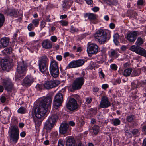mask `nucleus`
<instances>
[{"mask_svg": "<svg viewBox=\"0 0 146 146\" xmlns=\"http://www.w3.org/2000/svg\"><path fill=\"white\" fill-rule=\"evenodd\" d=\"M52 98L50 96L43 98L41 101L39 106L35 110V114L36 117L41 118L44 116L48 108L50 107Z\"/></svg>", "mask_w": 146, "mask_h": 146, "instance_id": "f257e3e1", "label": "nucleus"}, {"mask_svg": "<svg viewBox=\"0 0 146 146\" xmlns=\"http://www.w3.org/2000/svg\"><path fill=\"white\" fill-rule=\"evenodd\" d=\"M94 37L95 41L98 42L100 44H104L106 41V32L104 30H99L95 33Z\"/></svg>", "mask_w": 146, "mask_h": 146, "instance_id": "f03ea898", "label": "nucleus"}, {"mask_svg": "<svg viewBox=\"0 0 146 146\" xmlns=\"http://www.w3.org/2000/svg\"><path fill=\"white\" fill-rule=\"evenodd\" d=\"M50 71L51 76L54 78L57 77L59 74V67L58 62L55 60L51 61L50 66Z\"/></svg>", "mask_w": 146, "mask_h": 146, "instance_id": "7ed1b4c3", "label": "nucleus"}, {"mask_svg": "<svg viewBox=\"0 0 146 146\" xmlns=\"http://www.w3.org/2000/svg\"><path fill=\"white\" fill-rule=\"evenodd\" d=\"M10 129V140L13 143H16L19 139V132L18 128L17 126H13L11 127Z\"/></svg>", "mask_w": 146, "mask_h": 146, "instance_id": "20e7f679", "label": "nucleus"}, {"mask_svg": "<svg viewBox=\"0 0 146 146\" xmlns=\"http://www.w3.org/2000/svg\"><path fill=\"white\" fill-rule=\"evenodd\" d=\"M58 117L56 114L52 115L45 123L44 128L47 130H50L54 126V124L58 119Z\"/></svg>", "mask_w": 146, "mask_h": 146, "instance_id": "39448f33", "label": "nucleus"}, {"mask_svg": "<svg viewBox=\"0 0 146 146\" xmlns=\"http://www.w3.org/2000/svg\"><path fill=\"white\" fill-rule=\"evenodd\" d=\"M63 95L60 93H57L55 96L53 103V108L56 110L58 109L63 102Z\"/></svg>", "mask_w": 146, "mask_h": 146, "instance_id": "423d86ee", "label": "nucleus"}, {"mask_svg": "<svg viewBox=\"0 0 146 146\" xmlns=\"http://www.w3.org/2000/svg\"><path fill=\"white\" fill-rule=\"evenodd\" d=\"M129 50L139 55L146 57V50L139 46L132 45L130 47Z\"/></svg>", "mask_w": 146, "mask_h": 146, "instance_id": "0eeeda50", "label": "nucleus"}, {"mask_svg": "<svg viewBox=\"0 0 146 146\" xmlns=\"http://www.w3.org/2000/svg\"><path fill=\"white\" fill-rule=\"evenodd\" d=\"M27 68L26 63L24 61L18 62L17 68V72L20 74L24 76L26 73Z\"/></svg>", "mask_w": 146, "mask_h": 146, "instance_id": "6e6552de", "label": "nucleus"}, {"mask_svg": "<svg viewBox=\"0 0 146 146\" xmlns=\"http://www.w3.org/2000/svg\"><path fill=\"white\" fill-rule=\"evenodd\" d=\"M1 82L4 86L5 90L8 91H11L13 89V84L9 78H2Z\"/></svg>", "mask_w": 146, "mask_h": 146, "instance_id": "1a4fd4ad", "label": "nucleus"}, {"mask_svg": "<svg viewBox=\"0 0 146 146\" xmlns=\"http://www.w3.org/2000/svg\"><path fill=\"white\" fill-rule=\"evenodd\" d=\"M140 34V32L136 31H131L127 33V39L130 42H134L136 40L137 36Z\"/></svg>", "mask_w": 146, "mask_h": 146, "instance_id": "9d476101", "label": "nucleus"}, {"mask_svg": "<svg viewBox=\"0 0 146 146\" xmlns=\"http://www.w3.org/2000/svg\"><path fill=\"white\" fill-rule=\"evenodd\" d=\"M60 84V82L58 80H51L45 82L44 86L45 88L50 89L56 87Z\"/></svg>", "mask_w": 146, "mask_h": 146, "instance_id": "9b49d317", "label": "nucleus"}, {"mask_svg": "<svg viewBox=\"0 0 146 146\" xmlns=\"http://www.w3.org/2000/svg\"><path fill=\"white\" fill-rule=\"evenodd\" d=\"M98 46L95 44L88 43L87 48V51L88 54H96L98 51Z\"/></svg>", "mask_w": 146, "mask_h": 146, "instance_id": "f8f14e48", "label": "nucleus"}, {"mask_svg": "<svg viewBox=\"0 0 146 146\" xmlns=\"http://www.w3.org/2000/svg\"><path fill=\"white\" fill-rule=\"evenodd\" d=\"M83 77L76 78L74 82V90L80 89L84 84V82Z\"/></svg>", "mask_w": 146, "mask_h": 146, "instance_id": "ddd939ff", "label": "nucleus"}, {"mask_svg": "<svg viewBox=\"0 0 146 146\" xmlns=\"http://www.w3.org/2000/svg\"><path fill=\"white\" fill-rule=\"evenodd\" d=\"M111 103L109 101L108 98L103 96L101 98L100 104V106L101 108H105L111 106Z\"/></svg>", "mask_w": 146, "mask_h": 146, "instance_id": "4468645a", "label": "nucleus"}, {"mask_svg": "<svg viewBox=\"0 0 146 146\" xmlns=\"http://www.w3.org/2000/svg\"><path fill=\"white\" fill-rule=\"evenodd\" d=\"M69 125L68 123L65 122H62L60 125L59 127V132L62 134L67 133L68 130L70 129L69 127Z\"/></svg>", "mask_w": 146, "mask_h": 146, "instance_id": "2eb2a0df", "label": "nucleus"}, {"mask_svg": "<svg viewBox=\"0 0 146 146\" xmlns=\"http://www.w3.org/2000/svg\"><path fill=\"white\" fill-rule=\"evenodd\" d=\"M1 66L3 69L7 71H9L11 66L10 62L7 59H5L1 61Z\"/></svg>", "mask_w": 146, "mask_h": 146, "instance_id": "dca6fc26", "label": "nucleus"}, {"mask_svg": "<svg viewBox=\"0 0 146 146\" xmlns=\"http://www.w3.org/2000/svg\"><path fill=\"white\" fill-rule=\"evenodd\" d=\"M17 11L15 9H7L5 11V13L7 15L13 16L16 17L18 16V14Z\"/></svg>", "mask_w": 146, "mask_h": 146, "instance_id": "f3484780", "label": "nucleus"}, {"mask_svg": "<svg viewBox=\"0 0 146 146\" xmlns=\"http://www.w3.org/2000/svg\"><path fill=\"white\" fill-rule=\"evenodd\" d=\"M42 45L43 48L46 49H51L52 47V42L48 39L43 41Z\"/></svg>", "mask_w": 146, "mask_h": 146, "instance_id": "a211bd4d", "label": "nucleus"}, {"mask_svg": "<svg viewBox=\"0 0 146 146\" xmlns=\"http://www.w3.org/2000/svg\"><path fill=\"white\" fill-rule=\"evenodd\" d=\"M33 81V78L30 75L27 76L23 80V83L26 85L30 86Z\"/></svg>", "mask_w": 146, "mask_h": 146, "instance_id": "6ab92c4d", "label": "nucleus"}, {"mask_svg": "<svg viewBox=\"0 0 146 146\" xmlns=\"http://www.w3.org/2000/svg\"><path fill=\"white\" fill-rule=\"evenodd\" d=\"M9 39L8 37H4L1 39V46L3 48L7 46L9 43Z\"/></svg>", "mask_w": 146, "mask_h": 146, "instance_id": "aec40b11", "label": "nucleus"}, {"mask_svg": "<svg viewBox=\"0 0 146 146\" xmlns=\"http://www.w3.org/2000/svg\"><path fill=\"white\" fill-rule=\"evenodd\" d=\"M38 66L40 71L41 72L44 73L48 70V64L39 63Z\"/></svg>", "mask_w": 146, "mask_h": 146, "instance_id": "412c9836", "label": "nucleus"}, {"mask_svg": "<svg viewBox=\"0 0 146 146\" xmlns=\"http://www.w3.org/2000/svg\"><path fill=\"white\" fill-rule=\"evenodd\" d=\"M84 63V62L83 60L79 59L74 61V68L81 66L83 65Z\"/></svg>", "mask_w": 146, "mask_h": 146, "instance_id": "4be33fe9", "label": "nucleus"}, {"mask_svg": "<svg viewBox=\"0 0 146 146\" xmlns=\"http://www.w3.org/2000/svg\"><path fill=\"white\" fill-rule=\"evenodd\" d=\"M68 109L71 111L73 110V98L70 99L68 103L66 105Z\"/></svg>", "mask_w": 146, "mask_h": 146, "instance_id": "5701e85b", "label": "nucleus"}, {"mask_svg": "<svg viewBox=\"0 0 146 146\" xmlns=\"http://www.w3.org/2000/svg\"><path fill=\"white\" fill-rule=\"evenodd\" d=\"M109 55L111 57H115L117 58L119 56V54L117 50L113 49H111V51L109 52Z\"/></svg>", "mask_w": 146, "mask_h": 146, "instance_id": "b1692460", "label": "nucleus"}, {"mask_svg": "<svg viewBox=\"0 0 146 146\" xmlns=\"http://www.w3.org/2000/svg\"><path fill=\"white\" fill-rule=\"evenodd\" d=\"M49 60L46 56H42L39 60V63L48 64Z\"/></svg>", "mask_w": 146, "mask_h": 146, "instance_id": "393cba45", "label": "nucleus"}, {"mask_svg": "<svg viewBox=\"0 0 146 146\" xmlns=\"http://www.w3.org/2000/svg\"><path fill=\"white\" fill-rule=\"evenodd\" d=\"M66 146H73V137L70 136L68 137L66 142Z\"/></svg>", "mask_w": 146, "mask_h": 146, "instance_id": "a878e982", "label": "nucleus"}, {"mask_svg": "<svg viewBox=\"0 0 146 146\" xmlns=\"http://www.w3.org/2000/svg\"><path fill=\"white\" fill-rule=\"evenodd\" d=\"M133 69L132 68H129L125 70L123 72V75L126 77L129 76L131 74Z\"/></svg>", "mask_w": 146, "mask_h": 146, "instance_id": "bb28decb", "label": "nucleus"}, {"mask_svg": "<svg viewBox=\"0 0 146 146\" xmlns=\"http://www.w3.org/2000/svg\"><path fill=\"white\" fill-rule=\"evenodd\" d=\"M113 41L116 45L119 44V42L118 40L119 39V37L118 33L115 34L113 36Z\"/></svg>", "mask_w": 146, "mask_h": 146, "instance_id": "cd10ccee", "label": "nucleus"}, {"mask_svg": "<svg viewBox=\"0 0 146 146\" xmlns=\"http://www.w3.org/2000/svg\"><path fill=\"white\" fill-rule=\"evenodd\" d=\"M88 18L90 21L91 23H94L93 21L96 18V15L92 13H89L88 16Z\"/></svg>", "mask_w": 146, "mask_h": 146, "instance_id": "c85d7f7f", "label": "nucleus"}, {"mask_svg": "<svg viewBox=\"0 0 146 146\" xmlns=\"http://www.w3.org/2000/svg\"><path fill=\"white\" fill-rule=\"evenodd\" d=\"M144 41L143 39L141 37H139L137 39L135 44L136 46H140L143 44Z\"/></svg>", "mask_w": 146, "mask_h": 146, "instance_id": "c756f323", "label": "nucleus"}, {"mask_svg": "<svg viewBox=\"0 0 146 146\" xmlns=\"http://www.w3.org/2000/svg\"><path fill=\"white\" fill-rule=\"evenodd\" d=\"M120 121L118 118L113 119L112 120V124L115 126H117L120 124Z\"/></svg>", "mask_w": 146, "mask_h": 146, "instance_id": "7c9ffc66", "label": "nucleus"}, {"mask_svg": "<svg viewBox=\"0 0 146 146\" xmlns=\"http://www.w3.org/2000/svg\"><path fill=\"white\" fill-rule=\"evenodd\" d=\"M141 70L139 69L134 70L132 74V76H138L140 75L141 73Z\"/></svg>", "mask_w": 146, "mask_h": 146, "instance_id": "2f4dec72", "label": "nucleus"}, {"mask_svg": "<svg viewBox=\"0 0 146 146\" xmlns=\"http://www.w3.org/2000/svg\"><path fill=\"white\" fill-rule=\"evenodd\" d=\"M40 118L36 117L34 119V121L36 126L38 127L41 124V122Z\"/></svg>", "mask_w": 146, "mask_h": 146, "instance_id": "473e14b6", "label": "nucleus"}, {"mask_svg": "<svg viewBox=\"0 0 146 146\" xmlns=\"http://www.w3.org/2000/svg\"><path fill=\"white\" fill-rule=\"evenodd\" d=\"M39 19H35L32 20V23L35 27H37L39 25Z\"/></svg>", "mask_w": 146, "mask_h": 146, "instance_id": "72a5a7b5", "label": "nucleus"}, {"mask_svg": "<svg viewBox=\"0 0 146 146\" xmlns=\"http://www.w3.org/2000/svg\"><path fill=\"white\" fill-rule=\"evenodd\" d=\"M18 113L21 114H24L26 113V108L23 107H21L18 110Z\"/></svg>", "mask_w": 146, "mask_h": 146, "instance_id": "f704fd0d", "label": "nucleus"}, {"mask_svg": "<svg viewBox=\"0 0 146 146\" xmlns=\"http://www.w3.org/2000/svg\"><path fill=\"white\" fill-rule=\"evenodd\" d=\"M92 129L94 133L96 135L97 134L100 129L99 127L97 125H96L93 127Z\"/></svg>", "mask_w": 146, "mask_h": 146, "instance_id": "c9c22d12", "label": "nucleus"}, {"mask_svg": "<svg viewBox=\"0 0 146 146\" xmlns=\"http://www.w3.org/2000/svg\"><path fill=\"white\" fill-rule=\"evenodd\" d=\"M4 21V17L2 14L0 13V27L3 25Z\"/></svg>", "mask_w": 146, "mask_h": 146, "instance_id": "e433bc0d", "label": "nucleus"}, {"mask_svg": "<svg viewBox=\"0 0 146 146\" xmlns=\"http://www.w3.org/2000/svg\"><path fill=\"white\" fill-rule=\"evenodd\" d=\"M134 118V116L133 115H131L127 116L126 120L127 121L130 122H132Z\"/></svg>", "mask_w": 146, "mask_h": 146, "instance_id": "4c0bfd02", "label": "nucleus"}, {"mask_svg": "<svg viewBox=\"0 0 146 146\" xmlns=\"http://www.w3.org/2000/svg\"><path fill=\"white\" fill-rule=\"evenodd\" d=\"M79 106L77 103L76 100L74 98V110L78 109Z\"/></svg>", "mask_w": 146, "mask_h": 146, "instance_id": "58836bf2", "label": "nucleus"}, {"mask_svg": "<svg viewBox=\"0 0 146 146\" xmlns=\"http://www.w3.org/2000/svg\"><path fill=\"white\" fill-rule=\"evenodd\" d=\"M12 48L11 47L8 48H6L3 50V52L5 54H10L11 52Z\"/></svg>", "mask_w": 146, "mask_h": 146, "instance_id": "ea45409f", "label": "nucleus"}, {"mask_svg": "<svg viewBox=\"0 0 146 146\" xmlns=\"http://www.w3.org/2000/svg\"><path fill=\"white\" fill-rule=\"evenodd\" d=\"M32 23H30L27 26L28 30L29 31L33 30L35 28V27H34Z\"/></svg>", "mask_w": 146, "mask_h": 146, "instance_id": "a19ab883", "label": "nucleus"}, {"mask_svg": "<svg viewBox=\"0 0 146 146\" xmlns=\"http://www.w3.org/2000/svg\"><path fill=\"white\" fill-rule=\"evenodd\" d=\"M64 141L61 139H60L58 140V146H64Z\"/></svg>", "mask_w": 146, "mask_h": 146, "instance_id": "79ce46f5", "label": "nucleus"}, {"mask_svg": "<svg viewBox=\"0 0 146 146\" xmlns=\"http://www.w3.org/2000/svg\"><path fill=\"white\" fill-rule=\"evenodd\" d=\"M78 143L77 145L76 142L74 140V146H84L81 141L78 142Z\"/></svg>", "mask_w": 146, "mask_h": 146, "instance_id": "37998d69", "label": "nucleus"}, {"mask_svg": "<svg viewBox=\"0 0 146 146\" xmlns=\"http://www.w3.org/2000/svg\"><path fill=\"white\" fill-rule=\"evenodd\" d=\"M111 68L114 70H117V66L115 64H112L110 66Z\"/></svg>", "mask_w": 146, "mask_h": 146, "instance_id": "c03bdc74", "label": "nucleus"}, {"mask_svg": "<svg viewBox=\"0 0 146 146\" xmlns=\"http://www.w3.org/2000/svg\"><path fill=\"white\" fill-rule=\"evenodd\" d=\"M74 16H76V17L77 18H76H76H75L74 19V22H78V17L79 16V13L78 12L77 13L76 12H75L74 13Z\"/></svg>", "mask_w": 146, "mask_h": 146, "instance_id": "a18cd8bd", "label": "nucleus"}, {"mask_svg": "<svg viewBox=\"0 0 146 146\" xmlns=\"http://www.w3.org/2000/svg\"><path fill=\"white\" fill-rule=\"evenodd\" d=\"M92 101V98L90 97H88L86 98V103L88 104H90Z\"/></svg>", "mask_w": 146, "mask_h": 146, "instance_id": "49530a36", "label": "nucleus"}, {"mask_svg": "<svg viewBox=\"0 0 146 146\" xmlns=\"http://www.w3.org/2000/svg\"><path fill=\"white\" fill-rule=\"evenodd\" d=\"M73 55L72 54H70L69 52H65L64 54V58H65L69 56L70 57H72Z\"/></svg>", "mask_w": 146, "mask_h": 146, "instance_id": "de8ad7c7", "label": "nucleus"}, {"mask_svg": "<svg viewBox=\"0 0 146 146\" xmlns=\"http://www.w3.org/2000/svg\"><path fill=\"white\" fill-rule=\"evenodd\" d=\"M73 68V61H71L66 67V69Z\"/></svg>", "mask_w": 146, "mask_h": 146, "instance_id": "09e8293b", "label": "nucleus"}, {"mask_svg": "<svg viewBox=\"0 0 146 146\" xmlns=\"http://www.w3.org/2000/svg\"><path fill=\"white\" fill-rule=\"evenodd\" d=\"M57 37L55 36H52L50 38L51 40L53 42H55L57 40Z\"/></svg>", "mask_w": 146, "mask_h": 146, "instance_id": "8fccbe9b", "label": "nucleus"}, {"mask_svg": "<svg viewBox=\"0 0 146 146\" xmlns=\"http://www.w3.org/2000/svg\"><path fill=\"white\" fill-rule=\"evenodd\" d=\"M139 132V130L137 129H134L132 131V133L134 135H137Z\"/></svg>", "mask_w": 146, "mask_h": 146, "instance_id": "3c124183", "label": "nucleus"}, {"mask_svg": "<svg viewBox=\"0 0 146 146\" xmlns=\"http://www.w3.org/2000/svg\"><path fill=\"white\" fill-rule=\"evenodd\" d=\"M63 26H66L68 24V22L64 20H61L59 22Z\"/></svg>", "mask_w": 146, "mask_h": 146, "instance_id": "603ef678", "label": "nucleus"}, {"mask_svg": "<svg viewBox=\"0 0 146 146\" xmlns=\"http://www.w3.org/2000/svg\"><path fill=\"white\" fill-rule=\"evenodd\" d=\"M46 24L45 22L44 21H42L40 23V26L41 29L44 28Z\"/></svg>", "mask_w": 146, "mask_h": 146, "instance_id": "864d4df0", "label": "nucleus"}, {"mask_svg": "<svg viewBox=\"0 0 146 146\" xmlns=\"http://www.w3.org/2000/svg\"><path fill=\"white\" fill-rule=\"evenodd\" d=\"M67 7H69L72 4V2L70 0H68L66 1Z\"/></svg>", "mask_w": 146, "mask_h": 146, "instance_id": "5fc2aeb1", "label": "nucleus"}, {"mask_svg": "<svg viewBox=\"0 0 146 146\" xmlns=\"http://www.w3.org/2000/svg\"><path fill=\"white\" fill-rule=\"evenodd\" d=\"M68 89L69 92H72L73 91V84H72L68 86Z\"/></svg>", "mask_w": 146, "mask_h": 146, "instance_id": "6e6d98bb", "label": "nucleus"}, {"mask_svg": "<svg viewBox=\"0 0 146 146\" xmlns=\"http://www.w3.org/2000/svg\"><path fill=\"white\" fill-rule=\"evenodd\" d=\"M35 35V33L33 31L30 32L29 33V36L33 37Z\"/></svg>", "mask_w": 146, "mask_h": 146, "instance_id": "4d7b16f0", "label": "nucleus"}, {"mask_svg": "<svg viewBox=\"0 0 146 146\" xmlns=\"http://www.w3.org/2000/svg\"><path fill=\"white\" fill-rule=\"evenodd\" d=\"M56 58V59L59 61H61L62 58V56L60 55H57Z\"/></svg>", "mask_w": 146, "mask_h": 146, "instance_id": "13d9d810", "label": "nucleus"}, {"mask_svg": "<svg viewBox=\"0 0 146 146\" xmlns=\"http://www.w3.org/2000/svg\"><path fill=\"white\" fill-rule=\"evenodd\" d=\"M18 30H17L14 33V35L13 36V38L15 39H16V38L17 37V33L19 32Z\"/></svg>", "mask_w": 146, "mask_h": 146, "instance_id": "bf43d9fd", "label": "nucleus"}, {"mask_svg": "<svg viewBox=\"0 0 146 146\" xmlns=\"http://www.w3.org/2000/svg\"><path fill=\"white\" fill-rule=\"evenodd\" d=\"M144 2L143 0H139L138 1L137 4L139 5H142L143 4Z\"/></svg>", "mask_w": 146, "mask_h": 146, "instance_id": "052dcab7", "label": "nucleus"}, {"mask_svg": "<svg viewBox=\"0 0 146 146\" xmlns=\"http://www.w3.org/2000/svg\"><path fill=\"white\" fill-rule=\"evenodd\" d=\"M0 100L2 103H4L6 100V98L5 97L3 96L1 98Z\"/></svg>", "mask_w": 146, "mask_h": 146, "instance_id": "680f3d73", "label": "nucleus"}, {"mask_svg": "<svg viewBox=\"0 0 146 146\" xmlns=\"http://www.w3.org/2000/svg\"><path fill=\"white\" fill-rule=\"evenodd\" d=\"M141 85H146V80H144L143 81H141L140 82Z\"/></svg>", "mask_w": 146, "mask_h": 146, "instance_id": "e2e57ef3", "label": "nucleus"}, {"mask_svg": "<svg viewBox=\"0 0 146 146\" xmlns=\"http://www.w3.org/2000/svg\"><path fill=\"white\" fill-rule=\"evenodd\" d=\"M99 90V89L97 87H94L93 88V91L94 92H98Z\"/></svg>", "mask_w": 146, "mask_h": 146, "instance_id": "0e129e2a", "label": "nucleus"}, {"mask_svg": "<svg viewBox=\"0 0 146 146\" xmlns=\"http://www.w3.org/2000/svg\"><path fill=\"white\" fill-rule=\"evenodd\" d=\"M62 6L63 8H65L66 7H67V3H66V2L63 1Z\"/></svg>", "mask_w": 146, "mask_h": 146, "instance_id": "69168bd1", "label": "nucleus"}, {"mask_svg": "<svg viewBox=\"0 0 146 146\" xmlns=\"http://www.w3.org/2000/svg\"><path fill=\"white\" fill-rule=\"evenodd\" d=\"M99 8L97 7H94L92 8L93 11L95 12L98 11L99 10Z\"/></svg>", "mask_w": 146, "mask_h": 146, "instance_id": "338daca9", "label": "nucleus"}, {"mask_svg": "<svg viewBox=\"0 0 146 146\" xmlns=\"http://www.w3.org/2000/svg\"><path fill=\"white\" fill-rule=\"evenodd\" d=\"M142 146H146V138L144 139Z\"/></svg>", "mask_w": 146, "mask_h": 146, "instance_id": "774afa93", "label": "nucleus"}]
</instances>
